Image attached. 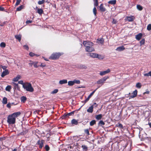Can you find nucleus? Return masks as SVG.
Returning a JSON list of instances; mask_svg holds the SVG:
<instances>
[{
	"instance_id": "f257e3e1",
	"label": "nucleus",
	"mask_w": 151,
	"mask_h": 151,
	"mask_svg": "<svg viewBox=\"0 0 151 151\" xmlns=\"http://www.w3.org/2000/svg\"><path fill=\"white\" fill-rule=\"evenodd\" d=\"M83 44L86 47L85 50L87 52H91L95 51V49L92 46H93V43L91 42L87 41H83Z\"/></svg>"
},
{
	"instance_id": "f03ea898",
	"label": "nucleus",
	"mask_w": 151,
	"mask_h": 151,
	"mask_svg": "<svg viewBox=\"0 0 151 151\" xmlns=\"http://www.w3.org/2000/svg\"><path fill=\"white\" fill-rule=\"evenodd\" d=\"M23 88L27 91L30 92H33L34 91V89L32 87L30 83L26 82L24 83L23 85Z\"/></svg>"
},
{
	"instance_id": "7ed1b4c3",
	"label": "nucleus",
	"mask_w": 151,
	"mask_h": 151,
	"mask_svg": "<svg viewBox=\"0 0 151 151\" xmlns=\"http://www.w3.org/2000/svg\"><path fill=\"white\" fill-rule=\"evenodd\" d=\"M7 122L9 124H14L16 122V119L12 114L8 116Z\"/></svg>"
},
{
	"instance_id": "20e7f679",
	"label": "nucleus",
	"mask_w": 151,
	"mask_h": 151,
	"mask_svg": "<svg viewBox=\"0 0 151 151\" xmlns=\"http://www.w3.org/2000/svg\"><path fill=\"white\" fill-rule=\"evenodd\" d=\"M61 55V53H54L50 57L49 59L52 60H55L58 59Z\"/></svg>"
},
{
	"instance_id": "39448f33",
	"label": "nucleus",
	"mask_w": 151,
	"mask_h": 151,
	"mask_svg": "<svg viewBox=\"0 0 151 151\" xmlns=\"http://www.w3.org/2000/svg\"><path fill=\"white\" fill-rule=\"evenodd\" d=\"M108 78V77L105 76L103 78H101L97 82V83L99 84H101L102 85L104 83V82Z\"/></svg>"
},
{
	"instance_id": "423d86ee",
	"label": "nucleus",
	"mask_w": 151,
	"mask_h": 151,
	"mask_svg": "<svg viewBox=\"0 0 151 151\" xmlns=\"http://www.w3.org/2000/svg\"><path fill=\"white\" fill-rule=\"evenodd\" d=\"M44 142V140H42L41 141L40 140H38L37 142V144L38 145H39V148H40L41 149L43 147Z\"/></svg>"
},
{
	"instance_id": "0eeeda50",
	"label": "nucleus",
	"mask_w": 151,
	"mask_h": 151,
	"mask_svg": "<svg viewBox=\"0 0 151 151\" xmlns=\"http://www.w3.org/2000/svg\"><path fill=\"white\" fill-rule=\"evenodd\" d=\"M99 10L101 12H104L106 10L103 4H101L99 6Z\"/></svg>"
},
{
	"instance_id": "6e6552de",
	"label": "nucleus",
	"mask_w": 151,
	"mask_h": 151,
	"mask_svg": "<svg viewBox=\"0 0 151 151\" xmlns=\"http://www.w3.org/2000/svg\"><path fill=\"white\" fill-rule=\"evenodd\" d=\"M9 72L8 70H5L4 71H3L1 73V76L2 78L4 77L5 76L9 74Z\"/></svg>"
},
{
	"instance_id": "1a4fd4ad",
	"label": "nucleus",
	"mask_w": 151,
	"mask_h": 151,
	"mask_svg": "<svg viewBox=\"0 0 151 151\" xmlns=\"http://www.w3.org/2000/svg\"><path fill=\"white\" fill-rule=\"evenodd\" d=\"M137 91L135 90L132 93L131 95L129 96L130 98H132L136 97L137 95Z\"/></svg>"
},
{
	"instance_id": "9d476101",
	"label": "nucleus",
	"mask_w": 151,
	"mask_h": 151,
	"mask_svg": "<svg viewBox=\"0 0 151 151\" xmlns=\"http://www.w3.org/2000/svg\"><path fill=\"white\" fill-rule=\"evenodd\" d=\"M110 72V69H108L106 70L101 71L99 73V74L101 76H102L109 73Z\"/></svg>"
},
{
	"instance_id": "9b49d317",
	"label": "nucleus",
	"mask_w": 151,
	"mask_h": 151,
	"mask_svg": "<svg viewBox=\"0 0 151 151\" xmlns=\"http://www.w3.org/2000/svg\"><path fill=\"white\" fill-rule=\"evenodd\" d=\"M21 114V112L20 111H18L16 112H14L12 114V115L14 117L16 118L19 116Z\"/></svg>"
},
{
	"instance_id": "f8f14e48",
	"label": "nucleus",
	"mask_w": 151,
	"mask_h": 151,
	"mask_svg": "<svg viewBox=\"0 0 151 151\" xmlns=\"http://www.w3.org/2000/svg\"><path fill=\"white\" fill-rule=\"evenodd\" d=\"M98 88L95 90H94L91 93H90V94L89 95V96H88V97L86 99V101H88L91 98V97L93 96L94 93L96 91L98 88Z\"/></svg>"
},
{
	"instance_id": "ddd939ff",
	"label": "nucleus",
	"mask_w": 151,
	"mask_h": 151,
	"mask_svg": "<svg viewBox=\"0 0 151 151\" xmlns=\"http://www.w3.org/2000/svg\"><path fill=\"white\" fill-rule=\"evenodd\" d=\"M127 20L129 22H132L135 19L134 17L133 16L127 17Z\"/></svg>"
},
{
	"instance_id": "4468645a",
	"label": "nucleus",
	"mask_w": 151,
	"mask_h": 151,
	"mask_svg": "<svg viewBox=\"0 0 151 151\" xmlns=\"http://www.w3.org/2000/svg\"><path fill=\"white\" fill-rule=\"evenodd\" d=\"M142 33H139L136 35V38L137 40H139L142 38Z\"/></svg>"
},
{
	"instance_id": "2eb2a0df",
	"label": "nucleus",
	"mask_w": 151,
	"mask_h": 151,
	"mask_svg": "<svg viewBox=\"0 0 151 151\" xmlns=\"http://www.w3.org/2000/svg\"><path fill=\"white\" fill-rule=\"evenodd\" d=\"M71 123L73 125H77L78 123V121L75 119H73L71 121Z\"/></svg>"
},
{
	"instance_id": "dca6fc26",
	"label": "nucleus",
	"mask_w": 151,
	"mask_h": 151,
	"mask_svg": "<svg viewBox=\"0 0 151 151\" xmlns=\"http://www.w3.org/2000/svg\"><path fill=\"white\" fill-rule=\"evenodd\" d=\"M93 106H91L87 109V111L88 112L92 113L93 111Z\"/></svg>"
},
{
	"instance_id": "f3484780",
	"label": "nucleus",
	"mask_w": 151,
	"mask_h": 151,
	"mask_svg": "<svg viewBox=\"0 0 151 151\" xmlns=\"http://www.w3.org/2000/svg\"><path fill=\"white\" fill-rule=\"evenodd\" d=\"M21 77L19 75H18L16 77L13 79L12 81L14 82L17 81L19 79H20Z\"/></svg>"
},
{
	"instance_id": "a211bd4d",
	"label": "nucleus",
	"mask_w": 151,
	"mask_h": 151,
	"mask_svg": "<svg viewBox=\"0 0 151 151\" xmlns=\"http://www.w3.org/2000/svg\"><path fill=\"white\" fill-rule=\"evenodd\" d=\"M13 86H14V89H17L18 90H19V86L18 84H17L14 82H13Z\"/></svg>"
},
{
	"instance_id": "6ab92c4d",
	"label": "nucleus",
	"mask_w": 151,
	"mask_h": 151,
	"mask_svg": "<svg viewBox=\"0 0 151 151\" xmlns=\"http://www.w3.org/2000/svg\"><path fill=\"white\" fill-rule=\"evenodd\" d=\"M67 83V81L66 79H63L62 80H60L59 81V83L60 84H66Z\"/></svg>"
},
{
	"instance_id": "aec40b11",
	"label": "nucleus",
	"mask_w": 151,
	"mask_h": 151,
	"mask_svg": "<svg viewBox=\"0 0 151 151\" xmlns=\"http://www.w3.org/2000/svg\"><path fill=\"white\" fill-rule=\"evenodd\" d=\"M15 38L20 42L21 40L22 35H16L15 36Z\"/></svg>"
},
{
	"instance_id": "412c9836",
	"label": "nucleus",
	"mask_w": 151,
	"mask_h": 151,
	"mask_svg": "<svg viewBox=\"0 0 151 151\" xmlns=\"http://www.w3.org/2000/svg\"><path fill=\"white\" fill-rule=\"evenodd\" d=\"M115 127H118L120 129H123V125L120 123H118L116 124Z\"/></svg>"
},
{
	"instance_id": "4be33fe9",
	"label": "nucleus",
	"mask_w": 151,
	"mask_h": 151,
	"mask_svg": "<svg viewBox=\"0 0 151 151\" xmlns=\"http://www.w3.org/2000/svg\"><path fill=\"white\" fill-rule=\"evenodd\" d=\"M97 54L95 53H89V56L92 58H96Z\"/></svg>"
},
{
	"instance_id": "5701e85b",
	"label": "nucleus",
	"mask_w": 151,
	"mask_h": 151,
	"mask_svg": "<svg viewBox=\"0 0 151 151\" xmlns=\"http://www.w3.org/2000/svg\"><path fill=\"white\" fill-rule=\"evenodd\" d=\"M48 0H42V1H38V3L39 5H41L44 4L45 2H48Z\"/></svg>"
},
{
	"instance_id": "b1692460",
	"label": "nucleus",
	"mask_w": 151,
	"mask_h": 151,
	"mask_svg": "<svg viewBox=\"0 0 151 151\" xmlns=\"http://www.w3.org/2000/svg\"><path fill=\"white\" fill-rule=\"evenodd\" d=\"M125 49V48L123 46H122L121 47H117L116 49V50H118L119 51L123 50Z\"/></svg>"
},
{
	"instance_id": "393cba45",
	"label": "nucleus",
	"mask_w": 151,
	"mask_h": 151,
	"mask_svg": "<svg viewBox=\"0 0 151 151\" xmlns=\"http://www.w3.org/2000/svg\"><path fill=\"white\" fill-rule=\"evenodd\" d=\"M97 41H99L100 43L103 44L104 43V39L103 38H98L97 39Z\"/></svg>"
},
{
	"instance_id": "a878e982",
	"label": "nucleus",
	"mask_w": 151,
	"mask_h": 151,
	"mask_svg": "<svg viewBox=\"0 0 151 151\" xmlns=\"http://www.w3.org/2000/svg\"><path fill=\"white\" fill-rule=\"evenodd\" d=\"M116 0H112L109 1L108 2L109 4H110L112 5H114L116 4Z\"/></svg>"
},
{
	"instance_id": "bb28decb",
	"label": "nucleus",
	"mask_w": 151,
	"mask_h": 151,
	"mask_svg": "<svg viewBox=\"0 0 151 151\" xmlns=\"http://www.w3.org/2000/svg\"><path fill=\"white\" fill-rule=\"evenodd\" d=\"M37 12L40 15H41L43 13V11L41 9H38L37 10Z\"/></svg>"
},
{
	"instance_id": "cd10ccee",
	"label": "nucleus",
	"mask_w": 151,
	"mask_h": 151,
	"mask_svg": "<svg viewBox=\"0 0 151 151\" xmlns=\"http://www.w3.org/2000/svg\"><path fill=\"white\" fill-rule=\"evenodd\" d=\"M7 103V99L6 98L4 97L2 99V103L4 104H6Z\"/></svg>"
},
{
	"instance_id": "c85d7f7f",
	"label": "nucleus",
	"mask_w": 151,
	"mask_h": 151,
	"mask_svg": "<svg viewBox=\"0 0 151 151\" xmlns=\"http://www.w3.org/2000/svg\"><path fill=\"white\" fill-rule=\"evenodd\" d=\"M96 58H98L99 59L102 60L103 59L104 57L101 55H99L97 54Z\"/></svg>"
},
{
	"instance_id": "c756f323",
	"label": "nucleus",
	"mask_w": 151,
	"mask_h": 151,
	"mask_svg": "<svg viewBox=\"0 0 151 151\" xmlns=\"http://www.w3.org/2000/svg\"><path fill=\"white\" fill-rule=\"evenodd\" d=\"M94 4L93 5L94 6H97L99 5L98 0H93Z\"/></svg>"
},
{
	"instance_id": "7c9ffc66",
	"label": "nucleus",
	"mask_w": 151,
	"mask_h": 151,
	"mask_svg": "<svg viewBox=\"0 0 151 151\" xmlns=\"http://www.w3.org/2000/svg\"><path fill=\"white\" fill-rule=\"evenodd\" d=\"M21 99L22 102L24 103L27 100V98L25 96H22L21 97Z\"/></svg>"
},
{
	"instance_id": "2f4dec72",
	"label": "nucleus",
	"mask_w": 151,
	"mask_h": 151,
	"mask_svg": "<svg viewBox=\"0 0 151 151\" xmlns=\"http://www.w3.org/2000/svg\"><path fill=\"white\" fill-rule=\"evenodd\" d=\"M102 117V115L101 114H99L96 115V118L98 120L101 119Z\"/></svg>"
},
{
	"instance_id": "473e14b6",
	"label": "nucleus",
	"mask_w": 151,
	"mask_h": 151,
	"mask_svg": "<svg viewBox=\"0 0 151 151\" xmlns=\"http://www.w3.org/2000/svg\"><path fill=\"white\" fill-rule=\"evenodd\" d=\"M12 88V87L11 86L8 85L5 88V90L6 91H7L9 92H10Z\"/></svg>"
},
{
	"instance_id": "72a5a7b5",
	"label": "nucleus",
	"mask_w": 151,
	"mask_h": 151,
	"mask_svg": "<svg viewBox=\"0 0 151 151\" xmlns=\"http://www.w3.org/2000/svg\"><path fill=\"white\" fill-rule=\"evenodd\" d=\"M24 5H22L17 8V11H20L22 9H23L24 8Z\"/></svg>"
},
{
	"instance_id": "f704fd0d",
	"label": "nucleus",
	"mask_w": 151,
	"mask_h": 151,
	"mask_svg": "<svg viewBox=\"0 0 151 151\" xmlns=\"http://www.w3.org/2000/svg\"><path fill=\"white\" fill-rule=\"evenodd\" d=\"M145 39H142L140 41V46H142L143 45H144L145 43Z\"/></svg>"
},
{
	"instance_id": "c9c22d12",
	"label": "nucleus",
	"mask_w": 151,
	"mask_h": 151,
	"mask_svg": "<svg viewBox=\"0 0 151 151\" xmlns=\"http://www.w3.org/2000/svg\"><path fill=\"white\" fill-rule=\"evenodd\" d=\"M137 8L139 11H141L143 9V7L140 5H137Z\"/></svg>"
},
{
	"instance_id": "e433bc0d",
	"label": "nucleus",
	"mask_w": 151,
	"mask_h": 151,
	"mask_svg": "<svg viewBox=\"0 0 151 151\" xmlns=\"http://www.w3.org/2000/svg\"><path fill=\"white\" fill-rule=\"evenodd\" d=\"M96 124V121L95 120H92L90 123V125L91 126H92Z\"/></svg>"
},
{
	"instance_id": "4c0bfd02",
	"label": "nucleus",
	"mask_w": 151,
	"mask_h": 151,
	"mask_svg": "<svg viewBox=\"0 0 151 151\" xmlns=\"http://www.w3.org/2000/svg\"><path fill=\"white\" fill-rule=\"evenodd\" d=\"M74 84L73 81H69L68 82V85L69 86H73Z\"/></svg>"
},
{
	"instance_id": "58836bf2",
	"label": "nucleus",
	"mask_w": 151,
	"mask_h": 151,
	"mask_svg": "<svg viewBox=\"0 0 151 151\" xmlns=\"http://www.w3.org/2000/svg\"><path fill=\"white\" fill-rule=\"evenodd\" d=\"M81 147L83 148V150H85V151H87L88 150V148L85 145H82L81 146Z\"/></svg>"
},
{
	"instance_id": "ea45409f",
	"label": "nucleus",
	"mask_w": 151,
	"mask_h": 151,
	"mask_svg": "<svg viewBox=\"0 0 151 151\" xmlns=\"http://www.w3.org/2000/svg\"><path fill=\"white\" fill-rule=\"evenodd\" d=\"M96 6H95L93 9V12L95 16H96L97 14V9L96 7Z\"/></svg>"
},
{
	"instance_id": "a19ab883",
	"label": "nucleus",
	"mask_w": 151,
	"mask_h": 151,
	"mask_svg": "<svg viewBox=\"0 0 151 151\" xmlns=\"http://www.w3.org/2000/svg\"><path fill=\"white\" fill-rule=\"evenodd\" d=\"M74 84L76 83L77 84H79L81 83L80 81L79 80L75 79L73 81Z\"/></svg>"
},
{
	"instance_id": "79ce46f5",
	"label": "nucleus",
	"mask_w": 151,
	"mask_h": 151,
	"mask_svg": "<svg viewBox=\"0 0 151 151\" xmlns=\"http://www.w3.org/2000/svg\"><path fill=\"white\" fill-rule=\"evenodd\" d=\"M79 67L81 69H86L87 68V67L84 65H81L79 66Z\"/></svg>"
},
{
	"instance_id": "37998d69",
	"label": "nucleus",
	"mask_w": 151,
	"mask_h": 151,
	"mask_svg": "<svg viewBox=\"0 0 151 151\" xmlns=\"http://www.w3.org/2000/svg\"><path fill=\"white\" fill-rule=\"evenodd\" d=\"M136 86L137 88H140L142 86L141 84L140 83H137L136 84Z\"/></svg>"
},
{
	"instance_id": "c03bdc74",
	"label": "nucleus",
	"mask_w": 151,
	"mask_h": 151,
	"mask_svg": "<svg viewBox=\"0 0 151 151\" xmlns=\"http://www.w3.org/2000/svg\"><path fill=\"white\" fill-rule=\"evenodd\" d=\"M6 44L4 42H2L0 44V46L1 47L4 48L6 47Z\"/></svg>"
},
{
	"instance_id": "a18cd8bd",
	"label": "nucleus",
	"mask_w": 151,
	"mask_h": 151,
	"mask_svg": "<svg viewBox=\"0 0 151 151\" xmlns=\"http://www.w3.org/2000/svg\"><path fill=\"white\" fill-rule=\"evenodd\" d=\"M84 132L87 134V135H89L90 134L89 131L88 129H85L84 130Z\"/></svg>"
},
{
	"instance_id": "49530a36",
	"label": "nucleus",
	"mask_w": 151,
	"mask_h": 151,
	"mask_svg": "<svg viewBox=\"0 0 151 151\" xmlns=\"http://www.w3.org/2000/svg\"><path fill=\"white\" fill-rule=\"evenodd\" d=\"M45 148L47 151H48L50 149V147L48 145H45Z\"/></svg>"
},
{
	"instance_id": "de8ad7c7",
	"label": "nucleus",
	"mask_w": 151,
	"mask_h": 151,
	"mask_svg": "<svg viewBox=\"0 0 151 151\" xmlns=\"http://www.w3.org/2000/svg\"><path fill=\"white\" fill-rule=\"evenodd\" d=\"M68 116H67V114H65L62 116L61 118L62 119H65Z\"/></svg>"
},
{
	"instance_id": "09e8293b",
	"label": "nucleus",
	"mask_w": 151,
	"mask_h": 151,
	"mask_svg": "<svg viewBox=\"0 0 151 151\" xmlns=\"http://www.w3.org/2000/svg\"><path fill=\"white\" fill-rule=\"evenodd\" d=\"M74 111H73L67 114V116H68L73 115L74 114Z\"/></svg>"
},
{
	"instance_id": "8fccbe9b",
	"label": "nucleus",
	"mask_w": 151,
	"mask_h": 151,
	"mask_svg": "<svg viewBox=\"0 0 151 151\" xmlns=\"http://www.w3.org/2000/svg\"><path fill=\"white\" fill-rule=\"evenodd\" d=\"M21 0H17V1L15 4V6H17L19 5L21 1Z\"/></svg>"
},
{
	"instance_id": "3c124183",
	"label": "nucleus",
	"mask_w": 151,
	"mask_h": 151,
	"mask_svg": "<svg viewBox=\"0 0 151 151\" xmlns=\"http://www.w3.org/2000/svg\"><path fill=\"white\" fill-rule=\"evenodd\" d=\"M58 91V89H55L51 92L52 94H54L57 93Z\"/></svg>"
},
{
	"instance_id": "603ef678",
	"label": "nucleus",
	"mask_w": 151,
	"mask_h": 151,
	"mask_svg": "<svg viewBox=\"0 0 151 151\" xmlns=\"http://www.w3.org/2000/svg\"><path fill=\"white\" fill-rule=\"evenodd\" d=\"M0 68H2L3 70H6V68H7V66H3L2 65H0Z\"/></svg>"
},
{
	"instance_id": "864d4df0",
	"label": "nucleus",
	"mask_w": 151,
	"mask_h": 151,
	"mask_svg": "<svg viewBox=\"0 0 151 151\" xmlns=\"http://www.w3.org/2000/svg\"><path fill=\"white\" fill-rule=\"evenodd\" d=\"M147 29L148 30H151V24H150L147 26Z\"/></svg>"
},
{
	"instance_id": "5fc2aeb1",
	"label": "nucleus",
	"mask_w": 151,
	"mask_h": 151,
	"mask_svg": "<svg viewBox=\"0 0 151 151\" xmlns=\"http://www.w3.org/2000/svg\"><path fill=\"white\" fill-rule=\"evenodd\" d=\"M99 124H100L101 125H103L105 124V123L102 120H101L99 121Z\"/></svg>"
},
{
	"instance_id": "6e6d98bb",
	"label": "nucleus",
	"mask_w": 151,
	"mask_h": 151,
	"mask_svg": "<svg viewBox=\"0 0 151 151\" xmlns=\"http://www.w3.org/2000/svg\"><path fill=\"white\" fill-rule=\"evenodd\" d=\"M24 48L28 50H29V47L28 45H26L23 46Z\"/></svg>"
},
{
	"instance_id": "4d7b16f0",
	"label": "nucleus",
	"mask_w": 151,
	"mask_h": 151,
	"mask_svg": "<svg viewBox=\"0 0 151 151\" xmlns=\"http://www.w3.org/2000/svg\"><path fill=\"white\" fill-rule=\"evenodd\" d=\"M27 132V131L26 130L24 131H23L22 132H21L20 134L21 135H24V134H26Z\"/></svg>"
},
{
	"instance_id": "13d9d810",
	"label": "nucleus",
	"mask_w": 151,
	"mask_h": 151,
	"mask_svg": "<svg viewBox=\"0 0 151 151\" xmlns=\"http://www.w3.org/2000/svg\"><path fill=\"white\" fill-rule=\"evenodd\" d=\"M35 54L32 52H30L29 53V55L31 57H33V56H35Z\"/></svg>"
},
{
	"instance_id": "bf43d9fd",
	"label": "nucleus",
	"mask_w": 151,
	"mask_h": 151,
	"mask_svg": "<svg viewBox=\"0 0 151 151\" xmlns=\"http://www.w3.org/2000/svg\"><path fill=\"white\" fill-rule=\"evenodd\" d=\"M117 22L116 19H113V21L112 22V23L113 24H116Z\"/></svg>"
},
{
	"instance_id": "052dcab7",
	"label": "nucleus",
	"mask_w": 151,
	"mask_h": 151,
	"mask_svg": "<svg viewBox=\"0 0 151 151\" xmlns=\"http://www.w3.org/2000/svg\"><path fill=\"white\" fill-rule=\"evenodd\" d=\"M6 107L9 108V109H10L11 107V103H8L6 105Z\"/></svg>"
},
{
	"instance_id": "680f3d73",
	"label": "nucleus",
	"mask_w": 151,
	"mask_h": 151,
	"mask_svg": "<svg viewBox=\"0 0 151 151\" xmlns=\"http://www.w3.org/2000/svg\"><path fill=\"white\" fill-rule=\"evenodd\" d=\"M18 83L22 85L23 86L24 83L23 81L22 80H21L18 81Z\"/></svg>"
},
{
	"instance_id": "e2e57ef3",
	"label": "nucleus",
	"mask_w": 151,
	"mask_h": 151,
	"mask_svg": "<svg viewBox=\"0 0 151 151\" xmlns=\"http://www.w3.org/2000/svg\"><path fill=\"white\" fill-rule=\"evenodd\" d=\"M40 66L42 67H45L46 66V65L45 63H42Z\"/></svg>"
},
{
	"instance_id": "0e129e2a",
	"label": "nucleus",
	"mask_w": 151,
	"mask_h": 151,
	"mask_svg": "<svg viewBox=\"0 0 151 151\" xmlns=\"http://www.w3.org/2000/svg\"><path fill=\"white\" fill-rule=\"evenodd\" d=\"M37 63L36 62L34 64V66L35 68H37L38 67V66L37 65Z\"/></svg>"
},
{
	"instance_id": "69168bd1",
	"label": "nucleus",
	"mask_w": 151,
	"mask_h": 151,
	"mask_svg": "<svg viewBox=\"0 0 151 151\" xmlns=\"http://www.w3.org/2000/svg\"><path fill=\"white\" fill-rule=\"evenodd\" d=\"M0 11H4V8L2 6H0Z\"/></svg>"
},
{
	"instance_id": "338daca9",
	"label": "nucleus",
	"mask_w": 151,
	"mask_h": 151,
	"mask_svg": "<svg viewBox=\"0 0 151 151\" xmlns=\"http://www.w3.org/2000/svg\"><path fill=\"white\" fill-rule=\"evenodd\" d=\"M32 22L31 20H28L26 21V23L27 24L31 23Z\"/></svg>"
},
{
	"instance_id": "774afa93",
	"label": "nucleus",
	"mask_w": 151,
	"mask_h": 151,
	"mask_svg": "<svg viewBox=\"0 0 151 151\" xmlns=\"http://www.w3.org/2000/svg\"><path fill=\"white\" fill-rule=\"evenodd\" d=\"M144 76H149V75L148 73H146V74H144Z\"/></svg>"
}]
</instances>
